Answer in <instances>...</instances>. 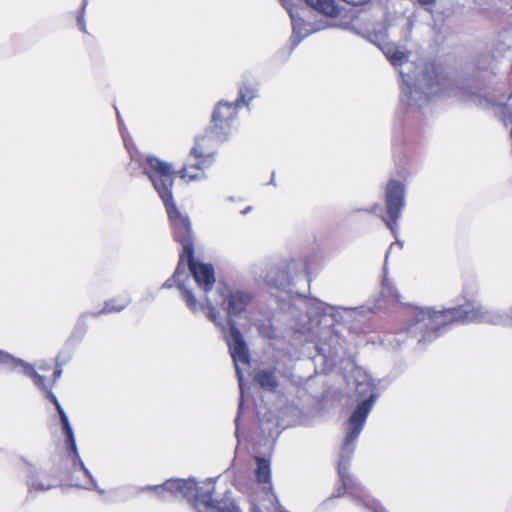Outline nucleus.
I'll list each match as a JSON object with an SVG mask.
<instances>
[{
    "label": "nucleus",
    "instance_id": "f257e3e1",
    "mask_svg": "<svg viewBox=\"0 0 512 512\" xmlns=\"http://www.w3.org/2000/svg\"><path fill=\"white\" fill-rule=\"evenodd\" d=\"M354 377L356 382V395L359 400V404L352 412L347 423L346 435L338 462V474L343 488L358 504H361L368 509H372L374 512H386V510L348 473L349 461L355 447L354 442L361 433L366 418L376 399L375 385L370 376L365 372L356 370Z\"/></svg>",
    "mask_w": 512,
    "mask_h": 512
},
{
    "label": "nucleus",
    "instance_id": "f03ea898",
    "mask_svg": "<svg viewBox=\"0 0 512 512\" xmlns=\"http://www.w3.org/2000/svg\"><path fill=\"white\" fill-rule=\"evenodd\" d=\"M453 322H479L491 324H512V315L503 316L491 311L482 305L468 302L460 307H454L445 311H433L431 309H419L414 313V322L409 325L408 331L417 336L422 334L419 342L432 339L437 336V331Z\"/></svg>",
    "mask_w": 512,
    "mask_h": 512
},
{
    "label": "nucleus",
    "instance_id": "7ed1b4c3",
    "mask_svg": "<svg viewBox=\"0 0 512 512\" xmlns=\"http://www.w3.org/2000/svg\"><path fill=\"white\" fill-rule=\"evenodd\" d=\"M146 162L147 167L145 168V174L149 177L155 190L164 202L174 229L175 239L182 245L179 265L175 271V279H178L181 274V266L185 261V256H190L194 253L191 224L189 218L177 209L173 201L172 187L174 174L172 166L152 156L147 157Z\"/></svg>",
    "mask_w": 512,
    "mask_h": 512
},
{
    "label": "nucleus",
    "instance_id": "20e7f679",
    "mask_svg": "<svg viewBox=\"0 0 512 512\" xmlns=\"http://www.w3.org/2000/svg\"><path fill=\"white\" fill-rule=\"evenodd\" d=\"M153 490L162 499L193 497L197 512H240L232 501L215 502L212 500L211 494L214 491V483L210 480L202 486H197L191 479L168 480L161 486H155Z\"/></svg>",
    "mask_w": 512,
    "mask_h": 512
},
{
    "label": "nucleus",
    "instance_id": "39448f33",
    "mask_svg": "<svg viewBox=\"0 0 512 512\" xmlns=\"http://www.w3.org/2000/svg\"><path fill=\"white\" fill-rule=\"evenodd\" d=\"M16 363H19L21 366H23L24 373L32 378L34 384L37 387H39V388H41V389L46 391L47 398H49L54 403V405H55V407H56V409H57V411L59 413L64 433L67 436V440H68V442L70 444V447H71V449L73 451V454H74V465L79 467L80 471L83 473V475L86 478L85 482L79 483V484H76V485L80 486V487H83V488H86V489L98 490V486H97V483H96L95 479L93 478L92 474L85 467L83 461L79 457V454H78L77 449H76L75 437H74V433H73L72 427H71V425L69 423V420H68V417H67L65 411L63 410V408L60 405L59 401L57 400L56 396L52 393L51 386L48 388L45 385L44 378L41 375H39L34 370V368L32 366L26 365V364L22 363L21 361H16Z\"/></svg>",
    "mask_w": 512,
    "mask_h": 512
},
{
    "label": "nucleus",
    "instance_id": "423d86ee",
    "mask_svg": "<svg viewBox=\"0 0 512 512\" xmlns=\"http://www.w3.org/2000/svg\"><path fill=\"white\" fill-rule=\"evenodd\" d=\"M208 311L206 312L207 318L218 326L225 335L231 357L234 361L237 378L241 394H243V376L240 370V364L248 366L250 363V356L247 345L239 329L236 327L232 320L228 321V332L225 325L219 321L218 314L215 312L212 301L207 299Z\"/></svg>",
    "mask_w": 512,
    "mask_h": 512
},
{
    "label": "nucleus",
    "instance_id": "0eeeda50",
    "mask_svg": "<svg viewBox=\"0 0 512 512\" xmlns=\"http://www.w3.org/2000/svg\"><path fill=\"white\" fill-rule=\"evenodd\" d=\"M211 136L197 139L191 151L194 162L186 163L180 171V177L186 181L200 180L205 177L204 169L213 162V145Z\"/></svg>",
    "mask_w": 512,
    "mask_h": 512
},
{
    "label": "nucleus",
    "instance_id": "6e6552de",
    "mask_svg": "<svg viewBox=\"0 0 512 512\" xmlns=\"http://www.w3.org/2000/svg\"><path fill=\"white\" fill-rule=\"evenodd\" d=\"M433 76L429 79H421V88L418 89L416 86H412L410 82L405 79L402 74L403 86H402V102L406 103L409 106H421L427 100V95L441 93L442 89L440 86L444 85L447 82V79L444 75L439 74L437 72H433Z\"/></svg>",
    "mask_w": 512,
    "mask_h": 512
},
{
    "label": "nucleus",
    "instance_id": "1a4fd4ad",
    "mask_svg": "<svg viewBox=\"0 0 512 512\" xmlns=\"http://www.w3.org/2000/svg\"><path fill=\"white\" fill-rule=\"evenodd\" d=\"M404 207V187L399 181L391 180L386 188V209L389 219L382 217L386 226L395 234L397 221Z\"/></svg>",
    "mask_w": 512,
    "mask_h": 512
},
{
    "label": "nucleus",
    "instance_id": "9d476101",
    "mask_svg": "<svg viewBox=\"0 0 512 512\" xmlns=\"http://www.w3.org/2000/svg\"><path fill=\"white\" fill-rule=\"evenodd\" d=\"M187 264L195 282L198 287L203 291L205 297L200 301H204L207 293L212 289L215 284L214 268L211 264L202 263L194 259V253L190 256H185L184 265Z\"/></svg>",
    "mask_w": 512,
    "mask_h": 512
},
{
    "label": "nucleus",
    "instance_id": "9b49d317",
    "mask_svg": "<svg viewBox=\"0 0 512 512\" xmlns=\"http://www.w3.org/2000/svg\"><path fill=\"white\" fill-rule=\"evenodd\" d=\"M306 270V265L300 260H291L283 267H273L266 275V281L279 289L289 286L291 279L300 271Z\"/></svg>",
    "mask_w": 512,
    "mask_h": 512
},
{
    "label": "nucleus",
    "instance_id": "f8f14e48",
    "mask_svg": "<svg viewBox=\"0 0 512 512\" xmlns=\"http://www.w3.org/2000/svg\"><path fill=\"white\" fill-rule=\"evenodd\" d=\"M237 104L219 102L212 115L211 134L219 141L224 140V130L236 116Z\"/></svg>",
    "mask_w": 512,
    "mask_h": 512
},
{
    "label": "nucleus",
    "instance_id": "ddd939ff",
    "mask_svg": "<svg viewBox=\"0 0 512 512\" xmlns=\"http://www.w3.org/2000/svg\"><path fill=\"white\" fill-rule=\"evenodd\" d=\"M185 275H186V272H185V267H184V263H183L182 266H181V274H180L179 278L175 279V274H174L172 280H167L164 283L163 287L169 288V287L172 286V281L175 282L177 287L182 291V297L184 298L187 307L192 312L204 311L206 313L208 311L207 299L209 301H211L210 298L206 297L205 302L204 301H198L195 298V296L192 293V291L187 289L184 286V284L182 283L181 278H182V276H185Z\"/></svg>",
    "mask_w": 512,
    "mask_h": 512
},
{
    "label": "nucleus",
    "instance_id": "4468645a",
    "mask_svg": "<svg viewBox=\"0 0 512 512\" xmlns=\"http://www.w3.org/2000/svg\"><path fill=\"white\" fill-rule=\"evenodd\" d=\"M224 292H226V288L219 292L221 297H226ZM227 297V311L229 315L240 314L250 302V296L243 292L231 293Z\"/></svg>",
    "mask_w": 512,
    "mask_h": 512
},
{
    "label": "nucleus",
    "instance_id": "2eb2a0df",
    "mask_svg": "<svg viewBox=\"0 0 512 512\" xmlns=\"http://www.w3.org/2000/svg\"><path fill=\"white\" fill-rule=\"evenodd\" d=\"M378 45L393 66H400L407 60V52L403 47L384 41Z\"/></svg>",
    "mask_w": 512,
    "mask_h": 512
},
{
    "label": "nucleus",
    "instance_id": "dca6fc26",
    "mask_svg": "<svg viewBox=\"0 0 512 512\" xmlns=\"http://www.w3.org/2000/svg\"><path fill=\"white\" fill-rule=\"evenodd\" d=\"M307 5L325 16L336 17L339 13L335 0H305Z\"/></svg>",
    "mask_w": 512,
    "mask_h": 512
},
{
    "label": "nucleus",
    "instance_id": "f3484780",
    "mask_svg": "<svg viewBox=\"0 0 512 512\" xmlns=\"http://www.w3.org/2000/svg\"><path fill=\"white\" fill-rule=\"evenodd\" d=\"M257 467L255 475L258 483L269 485L268 489L271 490V468L270 462L264 458L256 457Z\"/></svg>",
    "mask_w": 512,
    "mask_h": 512
},
{
    "label": "nucleus",
    "instance_id": "a211bd4d",
    "mask_svg": "<svg viewBox=\"0 0 512 512\" xmlns=\"http://www.w3.org/2000/svg\"><path fill=\"white\" fill-rule=\"evenodd\" d=\"M286 9L289 11L292 27H293V37H299V40L307 35H309L313 29L309 24L304 23L300 18L298 19L294 12H292L288 7Z\"/></svg>",
    "mask_w": 512,
    "mask_h": 512
},
{
    "label": "nucleus",
    "instance_id": "6ab92c4d",
    "mask_svg": "<svg viewBox=\"0 0 512 512\" xmlns=\"http://www.w3.org/2000/svg\"><path fill=\"white\" fill-rule=\"evenodd\" d=\"M255 379L262 388L272 390L277 386L276 378L271 371L261 370L256 374Z\"/></svg>",
    "mask_w": 512,
    "mask_h": 512
},
{
    "label": "nucleus",
    "instance_id": "aec40b11",
    "mask_svg": "<svg viewBox=\"0 0 512 512\" xmlns=\"http://www.w3.org/2000/svg\"><path fill=\"white\" fill-rule=\"evenodd\" d=\"M255 97V89L252 87H241L240 93H239V99L237 100V105L239 102H243L247 104L249 101H251Z\"/></svg>",
    "mask_w": 512,
    "mask_h": 512
},
{
    "label": "nucleus",
    "instance_id": "412c9836",
    "mask_svg": "<svg viewBox=\"0 0 512 512\" xmlns=\"http://www.w3.org/2000/svg\"><path fill=\"white\" fill-rule=\"evenodd\" d=\"M382 293L386 297H393L395 299H398L399 297L393 284L387 278L383 281Z\"/></svg>",
    "mask_w": 512,
    "mask_h": 512
},
{
    "label": "nucleus",
    "instance_id": "4be33fe9",
    "mask_svg": "<svg viewBox=\"0 0 512 512\" xmlns=\"http://www.w3.org/2000/svg\"><path fill=\"white\" fill-rule=\"evenodd\" d=\"M51 488V485H44L42 483H39L38 480L32 478L29 482V489L30 490H36V491H45Z\"/></svg>",
    "mask_w": 512,
    "mask_h": 512
},
{
    "label": "nucleus",
    "instance_id": "5701e85b",
    "mask_svg": "<svg viewBox=\"0 0 512 512\" xmlns=\"http://www.w3.org/2000/svg\"><path fill=\"white\" fill-rule=\"evenodd\" d=\"M127 305V301L119 306H112L111 303H106L105 308L100 313L119 312Z\"/></svg>",
    "mask_w": 512,
    "mask_h": 512
},
{
    "label": "nucleus",
    "instance_id": "b1692460",
    "mask_svg": "<svg viewBox=\"0 0 512 512\" xmlns=\"http://www.w3.org/2000/svg\"><path fill=\"white\" fill-rule=\"evenodd\" d=\"M12 360H13V358L10 355L5 354V353L0 351V362L7 363V362L12 361Z\"/></svg>",
    "mask_w": 512,
    "mask_h": 512
},
{
    "label": "nucleus",
    "instance_id": "393cba45",
    "mask_svg": "<svg viewBox=\"0 0 512 512\" xmlns=\"http://www.w3.org/2000/svg\"><path fill=\"white\" fill-rule=\"evenodd\" d=\"M61 373H62L61 368H57V369L54 371V374H53V376H54V380H53V382H55V381H56V380L61 376Z\"/></svg>",
    "mask_w": 512,
    "mask_h": 512
},
{
    "label": "nucleus",
    "instance_id": "a878e982",
    "mask_svg": "<svg viewBox=\"0 0 512 512\" xmlns=\"http://www.w3.org/2000/svg\"><path fill=\"white\" fill-rule=\"evenodd\" d=\"M78 24H79L80 29H81L83 32H85V28H86V27H85V23H84V21H83V18H82V17H79V18H78Z\"/></svg>",
    "mask_w": 512,
    "mask_h": 512
},
{
    "label": "nucleus",
    "instance_id": "bb28decb",
    "mask_svg": "<svg viewBox=\"0 0 512 512\" xmlns=\"http://www.w3.org/2000/svg\"><path fill=\"white\" fill-rule=\"evenodd\" d=\"M417 1L423 5H429V4H433L435 0H417Z\"/></svg>",
    "mask_w": 512,
    "mask_h": 512
},
{
    "label": "nucleus",
    "instance_id": "cd10ccee",
    "mask_svg": "<svg viewBox=\"0 0 512 512\" xmlns=\"http://www.w3.org/2000/svg\"><path fill=\"white\" fill-rule=\"evenodd\" d=\"M235 423H236V437H238V417L235 419Z\"/></svg>",
    "mask_w": 512,
    "mask_h": 512
},
{
    "label": "nucleus",
    "instance_id": "c85d7f7f",
    "mask_svg": "<svg viewBox=\"0 0 512 512\" xmlns=\"http://www.w3.org/2000/svg\"><path fill=\"white\" fill-rule=\"evenodd\" d=\"M330 310L334 311V310H336V308L333 306H327L325 311H330Z\"/></svg>",
    "mask_w": 512,
    "mask_h": 512
},
{
    "label": "nucleus",
    "instance_id": "c756f323",
    "mask_svg": "<svg viewBox=\"0 0 512 512\" xmlns=\"http://www.w3.org/2000/svg\"><path fill=\"white\" fill-rule=\"evenodd\" d=\"M250 209H251L250 207H247L245 210L242 211V214L248 213L250 211Z\"/></svg>",
    "mask_w": 512,
    "mask_h": 512
},
{
    "label": "nucleus",
    "instance_id": "7c9ffc66",
    "mask_svg": "<svg viewBox=\"0 0 512 512\" xmlns=\"http://www.w3.org/2000/svg\"><path fill=\"white\" fill-rule=\"evenodd\" d=\"M341 309L346 311V312H351L352 311V308H341Z\"/></svg>",
    "mask_w": 512,
    "mask_h": 512
},
{
    "label": "nucleus",
    "instance_id": "2f4dec72",
    "mask_svg": "<svg viewBox=\"0 0 512 512\" xmlns=\"http://www.w3.org/2000/svg\"><path fill=\"white\" fill-rule=\"evenodd\" d=\"M377 207H378V205H377V204H376V205H374V206L372 207V209L370 210V212H374V211L376 210V208H377Z\"/></svg>",
    "mask_w": 512,
    "mask_h": 512
},
{
    "label": "nucleus",
    "instance_id": "473e14b6",
    "mask_svg": "<svg viewBox=\"0 0 512 512\" xmlns=\"http://www.w3.org/2000/svg\"><path fill=\"white\" fill-rule=\"evenodd\" d=\"M254 512H261L258 508H253Z\"/></svg>",
    "mask_w": 512,
    "mask_h": 512
}]
</instances>
